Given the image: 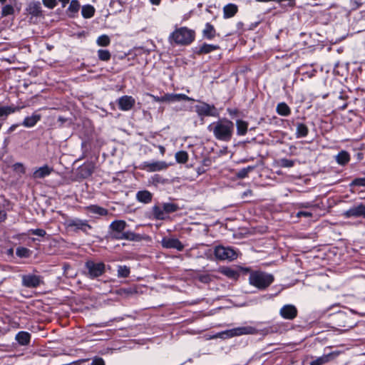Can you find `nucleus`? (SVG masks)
Here are the masks:
<instances>
[{
  "instance_id": "nucleus-1",
  "label": "nucleus",
  "mask_w": 365,
  "mask_h": 365,
  "mask_svg": "<svg viewBox=\"0 0 365 365\" xmlns=\"http://www.w3.org/2000/svg\"><path fill=\"white\" fill-rule=\"evenodd\" d=\"M208 129L212 131L215 138L223 142L231 140L234 132V123L232 121L222 118L218 121L210 124Z\"/></svg>"
},
{
  "instance_id": "nucleus-2",
  "label": "nucleus",
  "mask_w": 365,
  "mask_h": 365,
  "mask_svg": "<svg viewBox=\"0 0 365 365\" xmlns=\"http://www.w3.org/2000/svg\"><path fill=\"white\" fill-rule=\"evenodd\" d=\"M195 39V31L187 27L175 29L170 36V43L178 45L190 44Z\"/></svg>"
},
{
  "instance_id": "nucleus-3",
  "label": "nucleus",
  "mask_w": 365,
  "mask_h": 365,
  "mask_svg": "<svg viewBox=\"0 0 365 365\" xmlns=\"http://www.w3.org/2000/svg\"><path fill=\"white\" fill-rule=\"evenodd\" d=\"M257 333L256 328L251 326L239 327L231 329L225 330L221 332H218L216 334L210 336V339H226L234 336H238L242 335L255 334Z\"/></svg>"
},
{
  "instance_id": "nucleus-4",
  "label": "nucleus",
  "mask_w": 365,
  "mask_h": 365,
  "mask_svg": "<svg viewBox=\"0 0 365 365\" xmlns=\"http://www.w3.org/2000/svg\"><path fill=\"white\" fill-rule=\"evenodd\" d=\"M273 281L272 274L259 271L252 272L249 277L250 284L259 289H266Z\"/></svg>"
},
{
  "instance_id": "nucleus-5",
  "label": "nucleus",
  "mask_w": 365,
  "mask_h": 365,
  "mask_svg": "<svg viewBox=\"0 0 365 365\" xmlns=\"http://www.w3.org/2000/svg\"><path fill=\"white\" fill-rule=\"evenodd\" d=\"M214 253L216 258L220 260L232 261L238 257V252L230 247L217 246Z\"/></svg>"
},
{
  "instance_id": "nucleus-6",
  "label": "nucleus",
  "mask_w": 365,
  "mask_h": 365,
  "mask_svg": "<svg viewBox=\"0 0 365 365\" xmlns=\"http://www.w3.org/2000/svg\"><path fill=\"white\" fill-rule=\"evenodd\" d=\"M86 275L91 279L101 276L105 272L106 265L103 262H95L89 260L86 262Z\"/></svg>"
},
{
  "instance_id": "nucleus-7",
  "label": "nucleus",
  "mask_w": 365,
  "mask_h": 365,
  "mask_svg": "<svg viewBox=\"0 0 365 365\" xmlns=\"http://www.w3.org/2000/svg\"><path fill=\"white\" fill-rule=\"evenodd\" d=\"M195 109L200 117H217L219 115V112L214 105H210L205 102H201L200 104L196 105Z\"/></svg>"
},
{
  "instance_id": "nucleus-8",
  "label": "nucleus",
  "mask_w": 365,
  "mask_h": 365,
  "mask_svg": "<svg viewBox=\"0 0 365 365\" xmlns=\"http://www.w3.org/2000/svg\"><path fill=\"white\" fill-rule=\"evenodd\" d=\"M168 168V164L163 160L158 161H145L143 162L140 168L148 172H157L166 170Z\"/></svg>"
},
{
  "instance_id": "nucleus-9",
  "label": "nucleus",
  "mask_w": 365,
  "mask_h": 365,
  "mask_svg": "<svg viewBox=\"0 0 365 365\" xmlns=\"http://www.w3.org/2000/svg\"><path fill=\"white\" fill-rule=\"evenodd\" d=\"M43 282L39 275L28 274L21 276L22 285L28 288H36Z\"/></svg>"
},
{
  "instance_id": "nucleus-10",
  "label": "nucleus",
  "mask_w": 365,
  "mask_h": 365,
  "mask_svg": "<svg viewBox=\"0 0 365 365\" xmlns=\"http://www.w3.org/2000/svg\"><path fill=\"white\" fill-rule=\"evenodd\" d=\"M346 217H364L365 218V205L360 203L355 205L344 212Z\"/></svg>"
},
{
  "instance_id": "nucleus-11",
  "label": "nucleus",
  "mask_w": 365,
  "mask_h": 365,
  "mask_svg": "<svg viewBox=\"0 0 365 365\" xmlns=\"http://www.w3.org/2000/svg\"><path fill=\"white\" fill-rule=\"evenodd\" d=\"M161 245L166 249H176L178 251H182L184 245L177 238L163 237L161 240Z\"/></svg>"
},
{
  "instance_id": "nucleus-12",
  "label": "nucleus",
  "mask_w": 365,
  "mask_h": 365,
  "mask_svg": "<svg viewBox=\"0 0 365 365\" xmlns=\"http://www.w3.org/2000/svg\"><path fill=\"white\" fill-rule=\"evenodd\" d=\"M280 316L285 319H294L297 315V309L293 304H285L279 310Z\"/></svg>"
},
{
  "instance_id": "nucleus-13",
  "label": "nucleus",
  "mask_w": 365,
  "mask_h": 365,
  "mask_svg": "<svg viewBox=\"0 0 365 365\" xmlns=\"http://www.w3.org/2000/svg\"><path fill=\"white\" fill-rule=\"evenodd\" d=\"M135 98L130 96H123L118 100V108L123 111L131 110L135 106Z\"/></svg>"
},
{
  "instance_id": "nucleus-14",
  "label": "nucleus",
  "mask_w": 365,
  "mask_h": 365,
  "mask_svg": "<svg viewBox=\"0 0 365 365\" xmlns=\"http://www.w3.org/2000/svg\"><path fill=\"white\" fill-rule=\"evenodd\" d=\"M67 223L68 227H75L76 230H82L84 232H87L88 230L91 229V226L86 220L74 218L68 220Z\"/></svg>"
},
{
  "instance_id": "nucleus-15",
  "label": "nucleus",
  "mask_w": 365,
  "mask_h": 365,
  "mask_svg": "<svg viewBox=\"0 0 365 365\" xmlns=\"http://www.w3.org/2000/svg\"><path fill=\"white\" fill-rule=\"evenodd\" d=\"M339 355V352L332 351L327 354H324L322 356L317 358L316 359L310 362V365H323L329 361L334 360Z\"/></svg>"
},
{
  "instance_id": "nucleus-16",
  "label": "nucleus",
  "mask_w": 365,
  "mask_h": 365,
  "mask_svg": "<svg viewBox=\"0 0 365 365\" xmlns=\"http://www.w3.org/2000/svg\"><path fill=\"white\" fill-rule=\"evenodd\" d=\"M165 102L175 103L182 101H194L195 100L182 93H165Z\"/></svg>"
},
{
  "instance_id": "nucleus-17",
  "label": "nucleus",
  "mask_w": 365,
  "mask_h": 365,
  "mask_svg": "<svg viewBox=\"0 0 365 365\" xmlns=\"http://www.w3.org/2000/svg\"><path fill=\"white\" fill-rule=\"evenodd\" d=\"M53 171V168L47 165L36 168L33 172L31 177L34 179H41L48 176Z\"/></svg>"
},
{
  "instance_id": "nucleus-18",
  "label": "nucleus",
  "mask_w": 365,
  "mask_h": 365,
  "mask_svg": "<svg viewBox=\"0 0 365 365\" xmlns=\"http://www.w3.org/2000/svg\"><path fill=\"white\" fill-rule=\"evenodd\" d=\"M29 14L32 16L38 17L42 15V7L40 1H31L26 8Z\"/></svg>"
},
{
  "instance_id": "nucleus-19",
  "label": "nucleus",
  "mask_w": 365,
  "mask_h": 365,
  "mask_svg": "<svg viewBox=\"0 0 365 365\" xmlns=\"http://www.w3.org/2000/svg\"><path fill=\"white\" fill-rule=\"evenodd\" d=\"M88 213L93 214L96 216H106L108 214L107 209L98 206L97 205H91L85 207Z\"/></svg>"
},
{
  "instance_id": "nucleus-20",
  "label": "nucleus",
  "mask_w": 365,
  "mask_h": 365,
  "mask_svg": "<svg viewBox=\"0 0 365 365\" xmlns=\"http://www.w3.org/2000/svg\"><path fill=\"white\" fill-rule=\"evenodd\" d=\"M127 226V223L124 220H115L113 221L109 227L110 229L114 232V235H120L121 232L125 229Z\"/></svg>"
},
{
  "instance_id": "nucleus-21",
  "label": "nucleus",
  "mask_w": 365,
  "mask_h": 365,
  "mask_svg": "<svg viewBox=\"0 0 365 365\" xmlns=\"http://www.w3.org/2000/svg\"><path fill=\"white\" fill-rule=\"evenodd\" d=\"M41 116L38 113H33L31 116H27L22 122V125L26 128H32L41 120Z\"/></svg>"
},
{
  "instance_id": "nucleus-22",
  "label": "nucleus",
  "mask_w": 365,
  "mask_h": 365,
  "mask_svg": "<svg viewBox=\"0 0 365 365\" xmlns=\"http://www.w3.org/2000/svg\"><path fill=\"white\" fill-rule=\"evenodd\" d=\"M80 8L81 5L78 0H71L68 9H66V14L69 17L74 18L77 16Z\"/></svg>"
},
{
  "instance_id": "nucleus-23",
  "label": "nucleus",
  "mask_w": 365,
  "mask_h": 365,
  "mask_svg": "<svg viewBox=\"0 0 365 365\" xmlns=\"http://www.w3.org/2000/svg\"><path fill=\"white\" fill-rule=\"evenodd\" d=\"M220 48V46L217 45H213V44H208V43H203L200 46H199L195 51L197 54H207L210 53L215 50H217Z\"/></svg>"
},
{
  "instance_id": "nucleus-24",
  "label": "nucleus",
  "mask_w": 365,
  "mask_h": 365,
  "mask_svg": "<svg viewBox=\"0 0 365 365\" xmlns=\"http://www.w3.org/2000/svg\"><path fill=\"white\" fill-rule=\"evenodd\" d=\"M237 12V6L234 4H228L223 8V16L225 19L233 17Z\"/></svg>"
},
{
  "instance_id": "nucleus-25",
  "label": "nucleus",
  "mask_w": 365,
  "mask_h": 365,
  "mask_svg": "<svg viewBox=\"0 0 365 365\" xmlns=\"http://www.w3.org/2000/svg\"><path fill=\"white\" fill-rule=\"evenodd\" d=\"M117 240H126L130 241H137L139 240V235L131 231L123 232L120 235H114Z\"/></svg>"
},
{
  "instance_id": "nucleus-26",
  "label": "nucleus",
  "mask_w": 365,
  "mask_h": 365,
  "mask_svg": "<svg viewBox=\"0 0 365 365\" xmlns=\"http://www.w3.org/2000/svg\"><path fill=\"white\" fill-rule=\"evenodd\" d=\"M202 34H203L204 38H205L208 40L213 39L217 35L216 31H215L214 26L212 24H210V23H207L205 24V28L202 31Z\"/></svg>"
},
{
  "instance_id": "nucleus-27",
  "label": "nucleus",
  "mask_w": 365,
  "mask_h": 365,
  "mask_svg": "<svg viewBox=\"0 0 365 365\" xmlns=\"http://www.w3.org/2000/svg\"><path fill=\"white\" fill-rule=\"evenodd\" d=\"M31 339V335L26 331H19L16 335V340L21 345H27L29 344Z\"/></svg>"
},
{
  "instance_id": "nucleus-28",
  "label": "nucleus",
  "mask_w": 365,
  "mask_h": 365,
  "mask_svg": "<svg viewBox=\"0 0 365 365\" xmlns=\"http://www.w3.org/2000/svg\"><path fill=\"white\" fill-rule=\"evenodd\" d=\"M136 199L140 202L148 203L152 200V194L148 190L138 191Z\"/></svg>"
},
{
  "instance_id": "nucleus-29",
  "label": "nucleus",
  "mask_w": 365,
  "mask_h": 365,
  "mask_svg": "<svg viewBox=\"0 0 365 365\" xmlns=\"http://www.w3.org/2000/svg\"><path fill=\"white\" fill-rule=\"evenodd\" d=\"M237 133L238 135H245L247 131L248 123L242 120L236 121Z\"/></svg>"
},
{
  "instance_id": "nucleus-30",
  "label": "nucleus",
  "mask_w": 365,
  "mask_h": 365,
  "mask_svg": "<svg viewBox=\"0 0 365 365\" xmlns=\"http://www.w3.org/2000/svg\"><path fill=\"white\" fill-rule=\"evenodd\" d=\"M277 113L282 116H288L291 110L289 107L285 103H279L277 106Z\"/></svg>"
},
{
  "instance_id": "nucleus-31",
  "label": "nucleus",
  "mask_w": 365,
  "mask_h": 365,
  "mask_svg": "<svg viewBox=\"0 0 365 365\" xmlns=\"http://www.w3.org/2000/svg\"><path fill=\"white\" fill-rule=\"evenodd\" d=\"M95 14V9L90 4L84 5L81 9V14L85 19H90Z\"/></svg>"
},
{
  "instance_id": "nucleus-32",
  "label": "nucleus",
  "mask_w": 365,
  "mask_h": 365,
  "mask_svg": "<svg viewBox=\"0 0 365 365\" xmlns=\"http://www.w3.org/2000/svg\"><path fill=\"white\" fill-rule=\"evenodd\" d=\"M19 108L13 106H0V118H6L9 115L19 110Z\"/></svg>"
},
{
  "instance_id": "nucleus-33",
  "label": "nucleus",
  "mask_w": 365,
  "mask_h": 365,
  "mask_svg": "<svg viewBox=\"0 0 365 365\" xmlns=\"http://www.w3.org/2000/svg\"><path fill=\"white\" fill-rule=\"evenodd\" d=\"M309 132L307 126L304 123H297L296 130L297 138H304Z\"/></svg>"
},
{
  "instance_id": "nucleus-34",
  "label": "nucleus",
  "mask_w": 365,
  "mask_h": 365,
  "mask_svg": "<svg viewBox=\"0 0 365 365\" xmlns=\"http://www.w3.org/2000/svg\"><path fill=\"white\" fill-rule=\"evenodd\" d=\"M153 215L156 220H164L166 217L163 207H160L158 205H155L153 207Z\"/></svg>"
},
{
  "instance_id": "nucleus-35",
  "label": "nucleus",
  "mask_w": 365,
  "mask_h": 365,
  "mask_svg": "<svg viewBox=\"0 0 365 365\" xmlns=\"http://www.w3.org/2000/svg\"><path fill=\"white\" fill-rule=\"evenodd\" d=\"M336 159L339 164L345 165L349 161L350 158L347 152L341 151L336 155Z\"/></svg>"
},
{
  "instance_id": "nucleus-36",
  "label": "nucleus",
  "mask_w": 365,
  "mask_h": 365,
  "mask_svg": "<svg viewBox=\"0 0 365 365\" xmlns=\"http://www.w3.org/2000/svg\"><path fill=\"white\" fill-rule=\"evenodd\" d=\"M221 273H222L224 275L227 276V277L233 279H236L239 277V273L231 268H223L221 270Z\"/></svg>"
},
{
  "instance_id": "nucleus-37",
  "label": "nucleus",
  "mask_w": 365,
  "mask_h": 365,
  "mask_svg": "<svg viewBox=\"0 0 365 365\" xmlns=\"http://www.w3.org/2000/svg\"><path fill=\"white\" fill-rule=\"evenodd\" d=\"M175 160L179 163H185L188 160V154L186 151H178L175 155Z\"/></svg>"
},
{
  "instance_id": "nucleus-38",
  "label": "nucleus",
  "mask_w": 365,
  "mask_h": 365,
  "mask_svg": "<svg viewBox=\"0 0 365 365\" xmlns=\"http://www.w3.org/2000/svg\"><path fill=\"white\" fill-rule=\"evenodd\" d=\"M96 43L99 46H108L110 43V39L108 36L103 34L98 37Z\"/></svg>"
},
{
  "instance_id": "nucleus-39",
  "label": "nucleus",
  "mask_w": 365,
  "mask_h": 365,
  "mask_svg": "<svg viewBox=\"0 0 365 365\" xmlns=\"http://www.w3.org/2000/svg\"><path fill=\"white\" fill-rule=\"evenodd\" d=\"M110 53L108 50L99 49L98 51V57L100 60L108 61L110 58Z\"/></svg>"
},
{
  "instance_id": "nucleus-40",
  "label": "nucleus",
  "mask_w": 365,
  "mask_h": 365,
  "mask_svg": "<svg viewBox=\"0 0 365 365\" xmlns=\"http://www.w3.org/2000/svg\"><path fill=\"white\" fill-rule=\"evenodd\" d=\"M130 274V268L125 265L118 267V276L119 277H127Z\"/></svg>"
},
{
  "instance_id": "nucleus-41",
  "label": "nucleus",
  "mask_w": 365,
  "mask_h": 365,
  "mask_svg": "<svg viewBox=\"0 0 365 365\" xmlns=\"http://www.w3.org/2000/svg\"><path fill=\"white\" fill-rule=\"evenodd\" d=\"M16 254L19 257H28L30 255V250L26 247H19L16 248Z\"/></svg>"
},
{
  "instance_id": "nucleus-42",
  "label": "nucleus",
  "mask_w": 365,
  "mask_h": 365,
  "mask_svg": "<svg viewBox=\"0 0 365 365\" xmlns=\"http://www.w3.org/2000/svg\"><path fill=\"white\" fill-rule=\"evenodd\" d=\"M13 170L18 174L23 175L26 173V168L21 163H16L12 166Z\"/></svg>"
},
{
  "instance_id": "nucleus-43",
  "label": "nucleus",
  "mask_w": 365,
  "mask_h": 365,
  "mask_svg": "<svg viewBox=\"0 0 365 365\" xmlns=\"http://www.w3.org/2000/svg\"><path fill=\"white\" fill-rule=\"evenodd\" d=\"M163 207L165 214L174 212L178 210V206L173 203H164Z\"/></svg>"
},
{
  "instance_id": "nucleus-44",
  "label": "nucleus",
  "mask_w": 365,
  "mask_h": 365,
  "mask_svg": "<svg viewBox=\"0 0 365 365\" xmlns=\"http://www.w3.org/2000/svg\"><path fill=\"white\" fill-rule=\"evenodd\" d=\"M252 170L253 167L248 166L239 170L237 175L239 178H245L247 176L248 173Z\"/></svg>"
},
{
  "instance_id": "nucleus-45",
  "label": "nucleus",
  "mask_w": 365,
  "mask_h": 365,
  "mask_svg": "<svg viewBox=\"0 0 365 365\" xmlns=\"http://www.w3.org/2000/svg\"><path fill=\"white\" fill-rule=\"evenodd\" d=\"M349 186L351 187H355V186L365 187V178H356L351 181V182L349 184Z\"/></svg>"
},
{
  "instance_id": "nucleus-46",
  "label": "nucleus",
  "mask_w": 365,
  "mask_h": 365,
  "mask_svg": "<svg viewBox=\"0 0 365 365\" xmlns=\"http://www.w3.org/2000/svg\"><path fill=\"white\" fill-rule=\"evenodd\" d=\"M14 9L11 5H5L1 10V14L3 16L11 15L14 13Z\"/></svg>"
},
{
  "instance_id": "nucleus-47",
  "label": "nucleus",
  "mask_w": 365,
  "mask_h": 365,
  "mask_svg": "<svg viewBox=\"0 0 365 365\" xmlns=\"http://www.w3.org/2000/svg\"><path fill=\"white\" fill-rule=\"evenodd\" d=\"M296 207L301 209V208H315L316 205H314L313 202H299L296 205Z\"/></svg>"
},
{
  "instance_id": "nucleus-48",
  "label": "nucleus",
  "mask_w": 365,
  "mask_h": 365,
  "mask_svg": "<svg viewBox=\"0 0 365 365\" xmlns=\"http://www.w3.org/2000/svg\"><path fill=\"white\" fill-rule=\"evenodd\" d=\"M42 3L45 7L53 9L57 5V0H42Z\"/></svg>"
},
{
  "instance_id": "nucleus-49",
  "label": "nucleus",
  "mask_w": 365,
  "mask_h": 365,
  "mask_svg": "<svg viewBox=\"0 0 365 365\" xmlns=\"http://www.w3.org/2000/svg\"><path fill=\"white\" fill-rule=\"evenodd\" d=\"M294 163L292 160L283 158L280 160V165L284 168H292Z\"/></svg>"
},
{
  "instance_id": "nucleus-50",
  "label": "nucleus",
  "mask_w": 365,
  "mask_h": 365,
  "mask_svg": "<svg viewBox=\"0 0 365 365\" xmlns=\"http://www.w3.org/2000/svg\"><path fill=\"white\" fill-rule=\"evenodd\" d=\"M30 232L33 235L39 236V237H43L46 235V232L44 230L42 229H35V230H31Z\"/></svg>"
},
{
  "instance_id": "nucleus-51",
  "label": "nucleus",
  "mask_w": 365,
  "mask_h": 365,
  "mask_svg": "<svg viewBox=\"0 0 365 365\" xmlns=\"http://www.w3.org/2000/svg\"><path fill=\"white\" fill-rule=\"evenodd\" d=\"M296 216L297 217H310L312 216V213L311 212H308V211H299Z\"/></svg>"
},
{
  "instance_id": "nucleus-52",
  "label": "nucleus",
  "mask_w": 365,
  "mask_h": 365,
  "mask_svg": "<svg viewBox=\"0 0 365 365\" xmlns=\"http://www.w3.org/2000/svg\"><path fill=\"white\" fill-rule=\"evenodd\" d=\"M91 365H105V362L101 358H96L92 361Z\"/></svg>"
},
{
  "instance_id": "nucleus-53",
  "label": "nucleus",
  "mask_w": 365,
  "mask_h": 365,
  "mask_svg": "<svg viewBox=\"0 0 365 365\" xmlns=\"http://www.w3.org/2000/svg\"><path fill=\"white\" fill-rule=\"evenodd\" d=\"M350 3L354 9L359 8L361 4V0H351Z\"/></svg>"
},
{
  "instance_id": "nucleus-54",
  "label": "nucleus",
  "mask_w": 365,
  "mask_h": 365,
  "mask_svg": "<svg viewBox=\"0 0 365 365\" xmlns=\"http://www.w3.org/2000/svg\"><path fill=\"white\" fill-rule=\"evenodd\" d=\"M154 101H156V102H159V103H163V102H165V95L162 96H151Z\"/></svg>"
},
{
  "instance_id": "nucleus-55",
  "label": "nucleus",
  "mask_w": 365,
  "mask_h": 365,
  "mask_svg": "<svg viewBox=\"0 0 365 365\" xmlns=\"http://www.w3.org/2000/svg\"><path fill=\"white\" fill-rule=\"evenodd\" d=\"M6 212L4 210H0V223L6 220Z\"/></svg>"
},
{
  "instance_id": "nucleus-56",
  "label": "nucleus",
  "mask_w": 365,
  "mask_h": 365,
  "mask_svg": "<svg viewBox=\"0 0 365 365\" xmlns=\"http://www.w3.org/2000/svg\"><path fill=\"white\" fill-rule=\"evenodd\" d=\"M200 281L203 283H207L210 281V277L208 275H202L200 277Z\"/></svg>"
},
{
  "instance_id": "nucleus-57",
  "label": "nucleus",
  "mask_w": 365,
  "mask_h": 365,
  "mask_svg": "<svg viewBox=\"0 0 365 365\" xmlns=\"http://www.w3.org/2000/svg\"><path fill=\"white\" fill-rule=\"evenodd\" d=\"M252 195V192L251 190H247L246 191H245L242 195V198H245L247 196H250Z\"/></svg>"
},
{
  "instance_id": "nucleus-58",
  "label": "nucleus",
  "mask_w": 365,
  "mask_h": 365,
  "mask_svg": "<svg viewBox=\"0 0 365 365\" xmlns=\"http://www.w3.org/2000/svg\"><path fill=\"white\" fill-rule=\"evenodd\" d=\"M58 1L61 4V6L65 8L66 6L68 4L70 0H58Z\"/></svg>"
},
{
  "instance_id": "nucleus-59",
  "label": "nucleus",
  "mask_w": 365,
  "mask_h": 365,
  "mask_svg": "<svg viewBox=\"0 0 365 365\" xmlns=\"http://www.w3.org/2000/svg\"><path fill=\"white\" fill-rule=\"evenodd\" d=\"M196 170H197L198 175H200L205 172V170L202 167L197 168Z\"/></svg>"
},
{
  "instance_id": "nucleus-60",
  "label": "nucleus",
  "mask_w": 365,
  "mask_h": 365,
  "mask_svg": "<svg viewBox=\"0 0 365 365\" xmlns=\"http://www.w3.org/2000/svg\"><path fill=\"white\" fill-rule=\"evenodd\" d=\"M153 5L158 6L160 4L161 0H149Z\"/></svg>"
},
{
  "instance_id": "nucleus-61",
  "label": "nucleus",
  "mask_w": 365,
  "mask_h": 365,
  "mask_svg": "<svg viewBox=\"0 0 365 365\" xmlns=\"http://www.w3.org/2000/svg\"><path fill=\"white\" fill-rule=\"evenodd\" d=\"M18 127V125L17 124H14L12 125L9 128V133H11L13 132L14 130H15V129Z\"/></svg>"
},
{
  "instance_id": "nucleus-62",
  "label": "nucleus",
  "mask_w": 365,
  "mask_h": 365,
  "mask_svg": "<svg viewBox=\"0 0 365 365\" xmlns=\"http://www.w3.org/2000/svg\"><path fill=\"white\" fill-rule=\"evenodd\" d=\"M210 160H204L203 161V165H205V166H208L210 165Z\"/></svg>"
},
{
  "instance_id": "nucleus-63",
  "label": "nucleus",
  "mask_w": 365,
  "mask_h": 365,
  "mask_svg": "<svg viewBox=\"0 0 365 365\" xmlns=\"http://www.w3.org/2000/svg\"><path fill=\"white\" fill-rule=\"evenodd\" d=\"M159 148H160V150L161 154H162V155H163V154H164V153H165V148H164V147H163V146H160Z\"/></svg>"
},
{
  "instance_id": "nucleus-64",
  "label": "nucleus",
  "mask_w": 365,
  "mask_h": 365,
  "mask_svg": "<svg viewBox=\"0 0 365 365\" xmlns=\"http://www.w3.org/2000/svg\"><path fill=\"white\" fill-rule=\"evenodd\" d=\"M286 1V4H282V7H284L285 6H288V1Z\"/></svg>"
}]
</instances>
